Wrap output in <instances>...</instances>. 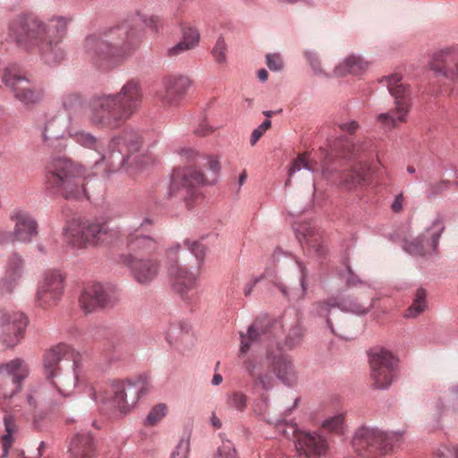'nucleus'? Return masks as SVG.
I'll list each match as a JSON object with an SVG mask.
<instances>
[{
    "label": "nucleus",
    "instance_id": "nucleus-33",
    "mask_svg": "<svg viewBox=\"0 0 458 458\" xmlns=\"http://www.w3.org/2000/svg\"><path fill=\"white\" fill-rule=\"evenodd\" d=\"M367 176L364 167L344 171L340 177V185L347 191L360 190L367 184Z\"/></svg>",
    "mask_w": 458,
    "mask_h": 458
},
{
    "label": "nucleus",
    "instance_id": "nucleus-11",
    "mask_svg": "<svg viewBox=\"0 0 458 458\" xmlns=\"http://www.w3.org/2000/svg\"><path fill=\"white\" fill-rule=\"evenodd\" d=\"M1 81L12 91L14 98L27 107L37 105L43 98L42 90L38 89L15 64L3 70Z\"/></svg>",
    "mask_w": 458,
    "mask_h": 458
},
{
    "label": "nucleus",
    "instance_id": "nucleus-50",
    "mask_svg": "<svg viewBox=\"0 0 458 458\" xmlns=\"http://www.w3.org/2000/svg\"><path fill=\"white\" fill-rule=\"evenodd\" d=\"M140 20L149 29L157 31L160 25V18L157 15H147L144 13H137Z\"/></svg>",
    "mask_w": 458,
    "mask_h": 458
},
{
    "label": "nucleus",
    "instance_id": "nucleus-1",
    "mask_svg": "<svg viewBox=\"0 0 458 458\" xmlns=\"http://www.w3.org/2000/svg\"><path fill=\"white\" fill-rule=\"evenodd\" d=\"M66 30V21L61 17L44 21L33 15L13 20L9 24L10 36L28 51L38 52L48 64L64 58L60 42Z\"/></svg>",
    "mask_w": 458,
    "mask_h": 458
},
{
    "label": "nucleus",
    "instance_id": "nucleus-44",
    "mask_svg": "<svg viewBox=\"0 0 458 458\" xmlns=\"http://www.w3.org/2000/svg\"><path fill=\"white\" fill-rule=\"evenodd\" d=\"M184 245L188 248L191 254L194 255L199 263L203 261L207 250L205 245H203L199 241H191L190 239H186L184 241Z\"/></svg>",
    "mask_w": 458,
    "mask_h": 458
},
{
    "label": "nucleus",
    "instance_id": "nucleus-10",
    "mask_svg": "<svg viewBox=\"0 0 458 458\" xmlns=\"http://www.w3.org/2000/svg\"><path fill=\"white\" fill-rule=\"evenodd\" d=\"M361 150V146L351 143L345 137L327 139L325 146L321 147L324 155L321 161L323 176L327 179L333 177L340 172L344 160L354 157Z\"/></svg>",
    "mask_w": 458,
    "mask_h": 458
},
{
    "label": "nucleus",
    "instance_id": "nucleus-28",
    "mask_svg": "<svg viewBox=\"0 0 458 458\" xmlns=\"http://www.w3.org/2000/svg\"><path fill=\"white\" fill-rule=\"evenodd\" d=\"M69 453L72 458H94L97 450L92 435L88 432L76 434L71 440Z\"/></svg>",
    "mask_w": 458,
    "mask_h": 458
},
{
    "label": "nucleus",
    "instance_id": "nucleus-37",
    "mask_svg": "<svg viewBox=\"0 0 458 458\" xmlns=\"http://www.w3.org/2000/svg\"><path fill=\"white\" fill-rule=\"evenodd\" d=\"M426 306V291L420 287L417 290L415 299L411 306L406 310L404 317L407 318H417L425 310Z\"/></svg>",
    "mask_w": 458,
    "mask_h": 458
},
{
    "label": "nucleus",
    "instance_id": "nucleus-6",
    "mask_svg": "<svg viewBox=\"0 0 458 458\" xmlns=\"http://www.w3.org/2000/svg\"><path fill=\"white\" fill-rule=\"evenodd\" d=\"M64 235L72 247L86 249L112 243L119 237L120 231L117 227H111L104 218L72 219L67 224Z\"/></svg>",
    "mask_w": 458,
    "mask_h": 458
},
{
    "label": "nucleus",
    "instance_id": "nucleus-27",
    "mask_svg": "<svg viewBox=\"0 0 458 458\" xmlns=\"http://www.w3.org/2000/svg\"><path fill=\"white\" fill-rule=\"evenodd\" d=\"M131 269L135 280L140 284L151 282L158 274L159 263L153 259L131 258Z\"/></svg>",
    "mask_w": 458,
    "mask_h": 458
},
{
    "label": "nucleus",
    "instance_id": "nucleus-3",
    "mask_svg": "<svg viewBox=\"0 0 458 458\" xmlns=\"http://www.w3.org/2000/svg\"><path fill=\"white\" fill-rule=\"evenodd\" d=\"M140 46L137 31L125 22L103 37L90 36L85 40V51L89 60L100 68L121 64Z\"/></svg>",
    "mask_w": 458,
    "mask_h": 458
},
{
    "label": "nucleus",
    "instance_id": "nucleus-12",
    "mask_svg": "<svg viewBox=\"0 0 458 458\" xmlns=\"http://www.w3.org/2000/svg\"><path fill=\"white\" fill-rule=\"evenodd\" d=\"M180 250V244H174L167 249L166 257L171 263L168 273L173 282L174 290L183 301H188L194 296L199 271V269L191 271L186 267L177 264V256Z\"/></svg>",
    "mask_w": 458,
    "mask_h": 458
},
{
    "label": "nucleus",
    "instance_id": "nucleus-14",
    "mask_svg": "<svg viewBox=\"0 0 458 458\" xmlns=\"http://www.w3.org/2000/svg\"><path fill=\"white\" fill-rule=\"evenodd\" d=\"M65 288V276L56 269L46 271L38 281L35 295L36 305L43 310L55 307Z\"/></svg>",
    "mask_w": 458,
    "mask_h": 458
},
{
    "label": "nucleus",
    "instance_id": "nucleus-23",
    "mask_svg": "<svg viewBox=\"0 0 458 458\" xmlns=\"http://www.w3.org/2000/svg\"><path fill=\"white\" fill-rule=\"evenodd\" d=\"M116 301V298L98 283L87 284L79 300L81 308L86 313H91L98 308L113 306Z\"/></svg>",
    "mask_w": 458,
    "mask_h": 458
},
{
    "label": "nucleus",
    "instance_id": "nucleus-8",
    "mask_svg": "<svg viewBox=\"0 0 458 458\" xmlns=\"http://www.w3.org/2000/svg\"><path fill=\"white\" fill-rule=\"evenodd\" d=\"M398 74L385 77L381 82H385L389 93L394 98V109L377 115V123L385 130L395 128L399 123L406 122L410 110L411 101L409 88L402 81Z\"/></svg>",
    "mask_w": 458,
    "mask_h": 458
},
{
    "label": "nucleus",
    "instance_id": "nucleus-34",
    "mask_svg": "<svg viewBox=\"0 0 458 458\" xmlns=\"http://www.w3.org/2000/svg\"><path fill=\"white\" fill-rule=\"evenodd\" d=\"M369 66V63L365 61L361 56L350 55H348L342 64L335 66L334 69V74L341 77L346 74L359 75L364 72Z\"/></svg>",
    "mask_w": 458,
    "mask_h": 458
},
{
    "label": "nucleus",
    "instance_id": "nucleus-30",
    "mask_svg": "<svg viewBox=\"0 0 458 458\" xmlns=\"http://www.w3.org/2000/svg\"><path fill=\"white\" fill-rule=\"evenodd\" d=\"M127 247L131 258H140L142 255L155 252L158 249V242L154 238L142 235L137 231L128 236Z\"/></svg>",
    "mask_w": 458,
    "mask_h": 458
},
{
    "label": "nucleus",
    "instance_id": "nucleus-36",
    "mask_svg": "<svg viewBox=\"0 0 458 458\" xmlns=\"http://www.w3.org/2000/svg\"><path fill=\"white\" fill-rule=\"evenodd\" d=\"M64 108L68 112L71 120L80 119L81 116H87L84 114V99L78 93H67L62 99Z\"/></svg>",
    "mask_w": 458,
    "mask_h": 458
},
{
    "label": "nucleus",
    "instance_id": "nucleus-24",
    "mask_svg": "<svg viewBox=\"0 0 458 458\" xmlns=\"http://www.w3.org/2000/svg\"><path fill=\"white\" fill-rule=\"evenodd\" d=\"M429 68L436 75L458 82V50L445 48L434 53Z\"/></svg>",
    "mask_w": 458,
    "mask_h": 458
},
{
    "label": "nucleus",
    "instance_id": "nucleus-56",
    "mask_svg": "<svg viewBox=\"0 0 458 458\" xmlns=\"http://www.w3.org/2000/svg\"><path fill=\"white\" fill-rule=\"evenodd\" d=\"M191 49V48H190V47L187 44H185V42L181 40L176 45H174V47H172L168 49L167 55L170 57H175V56L181 55L182 53L186 52Z\"/></svg>",
    "mask_w": 458,
    "mask_h": 458
},
{
    "label": "nucleus",
    "instance_id": "nucleus-49",
    "mask_svg": "<svg viewBox=\"0 0 458 458\" xmlns=\"http://www.w3.org/2000/svg\"><path fill=\"white\" fill-rule=\"evenodd\" d=\"M270 127L271 122L267 119L258 128H256L250 135V145L254 146Z\"/></svg>",
    "mask_w": 458,
    "mask_h": 458
},
{
    "label": "nucleus",
    "instance_id": "nucleus-26",
    "mask_svg": "<svg viewBox=\"0 0 458 458\" xmlns=\"http://www.w3.org/2000/svg\"><path fill=\"white\" fill-rule=\"evenodd\" d=\"M296 238L302 248L313 250L320 255L323 253L321 235L310 222H304L293 226Z\"/></svg>",
    "mask_w": 458,
    "mask_h": 458
},
{
    "label": "nucleus",
    "instance_id": "nucleus-48",
    "mask_svg": "<svg viewBox=\"0 0 458 458\" xmlns=\"http://www.w3.org/2000/svg\"><path fill=\"white\" fill-rule=\"evenodd\" d=\"M305 55L311 69L313 70L316 75L328 77V74L322 69L320 65V61L317 53L312 51H307L305 53Z\"/></svg>",
    "mask_w": 458,
    "mask_h": 458
},
{
    "label": "nucleus",
    "instance_id": "nucleus-18",
    "mask_svg": "<svg viewBox=\"0 0 458 458\" xmlns=\"http://www.w3.org/2000/svg\"><path fill=\"white\" fill-rule=\"evenodd\" d=\"M373 303L362 304L359 303L353 297H341V296H331L326 301H318L314 304L313 312L321 318H325L327 327L333 334H337L333 327V324L329 318V314L332 309H339L344 312L353 313L355 315H364L368 313L372 308Z\"/></svg>",
    "mask_w": 458,
    "mask_h": 458
},
{
    "label": "nucleus",
    "instance_id": "nucleus-20",
    "mask_svg": "<svg viewBox=\"0 0 458 458\" xmlns=\"http://www.w3.org/2000/svg\"><path fill=\"white\" fill-rule=\"evenodd\" d=\"M205 182L204 174L193 167L176 168L172 174V190H181L185 191L182 196L184 198L186 205L191 208V203L199 198L198 188Z\"/></svg>",
    "mask_w": 458,
    "mask_h": 458
},
{
    "label": "nucleus",
    "instance_id": "nucleus-35",
    "mask_svg": "<svg viewBox=\"0 0 458 458\" xmlns=\"http://www.w3.org/2000/svg\"><path fill=\"white\" fill-rule=\"evenodd\" d=\"M68 131L66 121L63 115H55L47 120L43 131V140L48 142L52 140H57L64 137L65 131Z\"/></svg>",
    "mask_w": 458,
    "mask_h": 458
},
{
    "label": "nucleus",
    "instance_id": "nucleus-39",
    "mask_svg": "<svg viewBox=\"0 0 458 458\" xmlns=\"http://www.w3.org/2000/svg\"><path fill=\"white\" fill-rule=\"evenodd\" d=\"M301 170H305L311 176L315 173V167L306 153L300 154L297 157L291 167L288 169V176Z\"/></svg>",
    "mask_w": 458,
    "mask_h": 458
},
{
    "label": "nucleus",
    "instance_id": "nucleus-59",
    "mask_svg": "<svg viewBox=\"0 0 458 458\" xmlns=\"http://www.w3.org/2000/svg\"><path fill=\"white\" fill-rule=\"evenodd\" d=\"M252 342H250L248 337L244 334H241V346H240V353L245 354L249 352L250 344Z\"/></svg>",
    "mask_w": 458,
    "mask_h": 458
},
{
    "label": "nucleus",
    "instance_id": "nucleus-4",
    "mask_svg": "<svg viewBox=\"0 0 458 458\" xmlns=\"http://www.w3.org/2000/svg\"><path fill=\"white\" fill-rule=\"evenodd\" d=\"M68 135L76 143L98 151L100 160L106 162L111 172L118 171L123 166L130 168L133 165H142L143 157L138 154L142 142L138 135L126 134L124 137H114L108 144V149L104 152L99 150L101 147L99 140L90 132L71 125L68 128Z\"/></svg>",
    "mask_w": 458,
    "mask_h": 458
},
{
    "label": "nucleus",
    "instance_id": "nucleus-63",
    "mask_svg": "<svg viewBox=\"0 0 458 458\" xmlns=\"http://www.w3.org/2000/svg\"><path fill=\"white\" fill-rule=\"evenodd\" d=\"M212 131V129L209 128L207 124H201L196 130V133L199 136H206Z\"/></svg>",
    "mask_w": 458,
    "mask_h": 458
},
{
    "label": "nucleus",
    "instance_id": "nucleus-52",
    "mask_svg": "<svg viewBox=\"0 0 458 458\" xmlns=\"http://www.w3.org/2000/svg\"><path fill=\"white\" fill-rule=\"evenodd\" d=\"M267 65L272 71H279L284 67V60L278 54H268Z\"/></svg>",
    "mask_w": 458,
    "mask_h": 458
},
{
    "label": "nucleus",
    "instance_id": "nucleus-42",
    "mask_svg": "<svg viewBox=\"0 0 458 458\" xmlns=\"http://www.w3.org/2000/svg\"><path fill=\"white\" fill-rule=\"evenodd\" d=\"M344 424V415L337 413L325 419L321 422V428L329 432L341 433Z\"/></svg>",
    "mask_w": 458,
    "mask_h": 458
},
{
    "label": "nucleus",
    "instance_id": "nucleus-46",
    "mask_svg": "<svg viewBox=\"0 0 458 458\" xmlns=\"http://www.w3.org/2000/svg\"><path fill=\"white\" fill-rule=\"evenodd\" d=\"M182 40L185 42V44H187L190 48L193 49L199 44V34L197 30L191 27H183Z\"/></svg>",
    "mask_w": 458,
    "mask_h": 458
},
{
    "label": "nucleus",
    "instance_id": "nucleus-57",
    "mask_svg": "<svg viewBox=\"0 0 458 458\" xmlns=\"http://www.w3.org/2000/svg\"><path fill=\"white\" fill-rule=\"evenodd\" d=\"M347 272H348V276H347V278H346V284L348 286H356L358 284H364V282L361 281L358 276H356L353 271L352 270V268L350 267H347Z\"/></svg>",
    "mask_w": 458,
    "mask_h": 458
},
{
    "label": "nucleus",
    "instance_id": "nucleus-60",
    "mask_svg": "<svg viewBox=\"0 0 458 458\" xmlns=\"http://www.w3.org/2000/svg\"><path fill=\"white\" fill-rule=\"evenodd\" d=\"M262 278V276H259V277H256L252 280H250L245 286L244 288V295L245 296H249L251 292H252V289L255 287V285L260 281V279Z\"/></svg>",
    "mask_w": 458,
    "mask_h": 458
},
{
    "label": "nucleus",
    "instance_id": "nucleus-58",
    "mask_svg": "<svg viewBox=\"0 0 458 458\" xmlns=\"http://www.w3.org/2000/svg\"><path fill=\"white\" fill-rule=\"evenodd\" d=\"M404 197L401 192L394 197V199L391 205V209L394 213H400L403 208Z\"/></svg>",
    "mask_w": 458,
    "mask_h": 458
},
{
    "label": "nucleus",
    "instance_id": "nucleus-21",
    "mask_svg": "<svg viewBox=\"0 0 458 458\" xmlns=\"http://www.w3.org/2000/svg\"><path fill=\"white\" fill-rule=\"evenodd\" d=\"M445 229L444 219L440 215L433 220L425 231L411 242H405L403 249L411 255L423 256L428 250L437 252L439 238Z\"/></svg>",
    "mask_w": 458,
    "mask_h": 458
},
{
    "label": "nucleus",
    "instance_id": "nucleus-25",
    "mask_svg": "<svg viewBox=\"0 0 458 458\" xmlns=\"http://www.w3.org/2000/svg\"><path fill=\"white\" fill-rule=\"evenodd\" d=\"M29 375V368L24 360L14 359L0 366V378L4 380V385L12 384L11 389H3L0 396L3 398H13V394L20 390L21 382Z\"/></svg>",
    "mask_w": 458,
    "mask_h": 458
},
{
    "label": "nucleus",
    "instance_id": "nucleus-7",
    "mask_svg": "<svg viewBox=\"0 0 458 458\" xmlns=\"http://www.w3.org/2000/svg\"><path fill=\"white\" fill-rule=\"evenodd\" d=\"M45 179L47 187L56 190L65 199L87 194L81 166L67 157L52 158L46 166Z\"/></svg>",
    "mask_w": 458,
    "mask_h": 458
},
{
    "label": "nucleus",
    "instance_id": "nucleus-29",
    "mask_svg": "<svg viewBox=\"0 0 458 458\" xmlns=\"http://www.w3.org/2000/svg\"><path fill=\"white\" fill-rule=\"evenodd\" d=\"M285 344L286 337L284 336L278 342L271 344L267 351L270 366L283 382L286 379Z\"/></svg>",
    "mask_w": 458,
    "mask_h": 458
},
{
    "label": "nucleus",
    "instance_id": "nucleus-32",
    "mask_svg": "<svg viewBox=\"0 0 458 458\" xmlns=\"http://www.w3.org/2000/svg\"><path fill=\"white\" fill-rule=\"evenodd\" d=\"M22 274V259L17 254L11 255L6 265L4 277L1 282V288L5 292H12L21 280Z\"/></svg>",
    "mask_w": 458,
    "mask_h": 458
},
{
    "label": "nucleus",
    "instance_id": "nucleus-64",
    "mask_svg": "<svg viewBox=\"0 0 458 458\" xmlns=\"http://www.w3.org/2000/svg\"><path fill=\"white\" fill-rule=\"evenodd\" d=\"M284 255V251L283 248L277 247L272 254L273 262L279 261Z\"/></svg>",
    "mask_w": 458,
    "mask_h": 458
},
{
    "label": "nucleus",
    "instance_id": "nucleus-2",
    "mask_svg": "<svg viewBox=\"0 0 458 458\" xmlns=\"http://www.w3.org/2000/svg\"><path fill=\"white\" fill-rule=\"evenodd\" d=\"M142 98L140 83L130 80L117 93L93 96L87 105L86 118L94 127L118 129L138 111Z\"/></svg>",
    "mask_w": 458,
    "mask_h": 458
},
{
    "label": "nucleus",
    "instance_id": "nucleus-16",
    "mask_svg": "<svg viewBox=\"0 0 458 458\" xmlns=\"http://www.w3.org/2000/svg\"><path fill=\"white\" fill-rule=\"evenodd\" d=\"M371 378L374 386L385 390L396 377L398 360L386 349L373 352L369 356Z\"/></svg>",
    "mask_w": 458,
    "mask_h": 458
},
{
    "label": "nucleus",
    "instance_id": "nucleus-5",
    "mask_svg": "<svg viewBox=\"0 0 458 458\" xmlns=\"http://www.w3.org/2000/svg\"><path fill=\"white\" fill-rule=\"evenodd\" d=\"M80 353L65 344L47 350L43 355L44 374L64 396L75 389L80 376Z\"/></svg>",
    "mask_w": 458,
    "mask_h": 458
},
{
    "label": "nucleus",
    "instance_id": "nucleus-15",
    "mask_svg": "<svg viewBox=\"0 0 458 458\" xmlns=\"http://www.w3.org/2000/svg\"><path fill=\"white\" fill-rule=\"evenodd\" d=\"M290 427L293 428V443L299 456L320 458L327 454L329 441L320 431L301 430L293 421H288Z\"/></svg>",
    "mask_w": 458,
    "mask_h": 458
},
{
    "label": "nucleus",
    "instance_id": "nucleus-31",
    "mask_svg": "<svg viewBox=\"0 0 458 458\" xmlns=\"http://www.w3.org/2000/svg\"><path fill=\"white\" fill-rule=\"evenodd\" d=\"M20 417L19 410H12L6 411L4 416V434L1 437L3 445V456H6L9 449L13 445L15 438L19 435L20 427L18 424V419Z\"/></svg>",
    "mask_w": 458,
    "mask_h": 458
},
{
    "label": "nucleus",
    "instance_id": "nucleus-19",
    "mask_svg": "<svg viewBox=\"0 0 458 458\" xmlns=\"http://www.w3.org/2000/svg\"><path fill=\"white\" fill-rule=\"evenodd\" d=\"M27 326L28 318L22 312H1L0 344L6 348H13L24 337Z\"/></svg>",
    "mask_w": 458,
    "mask_h": 458
},
{
    "label": "nucleus",
    "instance_id": "nucleus-43",
    "mask_svg": "<svg viewBox=\"0 0 458 458\" xmlns=\"http://www.w3.org/2000/svg\"><path fill=\"white\" fill-rule=\"evenodd\" d=\"M449 187L450 182L446 180H440L436 182L428 183L426 189V197L428 199H434L449 189Z\"/></svg>",
    "mask_w": 458,
    "mask_h": 458
},
{
    "label": "nucleus",
    "instance_id": "nucleus-62",
    "mask_svg": "<svg viewBox=\"0 0 458 458\" xmlns=\"http://www.w3.org/2000/svg\"><path fill=\"white\" fill-rule=\"evenodd\" d=\"M208 167L214 173H217L220 170L219 161L215 157H210L208 159Z\"/></svg>",
    "mask_w": 458,
    "mask_h": 458
},
{
    "label": "nucleus",
    "instance_id": "nucleus-45",
    "mask_svg": "<svg viewBox=\"0 0 458 458\" xmlns=\"http://www.w3.org/2000/svg\"><path fill=\"white\" fill-rule=\"evenodd\" d=\"M227 45L222 37H219L212 49V55L218 64L226 63Z\"/></svg>",
    "mask_w": 458,
    "mask_h": 458
},
{
    "label": "nucleus",
    "instance_id": "nucleus-38",
    "mask_svg": "<svg viewBox=\"0 0 458 458\" xmlns=\"http://www.w3.org/2000/svg\"><path fill=\"white\" fill-rule=\"evenodd\" d=\"M295 264H296V267L300 273V277H299L300 288L292 290L291 293H288V299H290V301H298L300 300H303L307 293V284H306L307 273H306V267L303 265V263H301L299 260H296Z\"/></svg>",
    "mask_w": 458,
    "mask_h": 458
},
{
    "label": "nucleus",
    "instance_id": "nucleus-41",
    "mask_svg": "<svg viewBox=\"0 0 458 458\" xmlns=\"http://www.w3.org/2000/svg\"><path fill=\"white\" fill-rule=\"evenodd\" d=\"M270 324L267 318L256 319L254 323L249 327L245 335L250 342L258 341L261 334L267 331V327Z\"/></svg>",
    "mask_w": 458,
    "mask_h": 458
},
{
    "label": "nucleus",
    "instance_id": "nucleus-54",
    "mask_svg": "<svg viewBox=\"0 0 458 458\" xmlns=\"http://www.w3.org/2000/svg\"><path fill=\"white\" fill-rule=\"evenodd\" d=\"M336 125L341 130V131L346 132L349 135L354 134L360 127L358 122H356L354 120H350L347 122H341V123H338Z\"/></svg>",
    "mask_w": 458,
    "mask_h": 458
},
{
    "label": "nucleus",
    "instance_id": "nucleus-17",
    "mask_svg": "<svg viewBox=\"0 0 458 458\" xmlns=\"http://www.w3.org/2000/svg\"><path fill=\"white\" fill-rule=\"evenodd\" d=\"M192 85L191 79L184 74L172 73L163 77L161 88L156 92V98L166 108L179 106Z\"/></svg>",
    "mask_w": 458,
    "mask_h": 458
},
{
    "label": "nucleus",
    "instance_id": "nucleus-51",
    "mask_svg": "<svg viewBox=\"0 0 458 458\" xmlns=\"http://www.w3.org/2000/svg\"><path fill=\"white\" fill-rule=\"evenodd\" d=\"M190 443L188 440H181L170 458H188Z\"/></svg>",
    "mask_w": 458,
    "mask_h": 458
},
{
    "label": "nucleus",
    "instance_id": "nucleus-55",
    "mask_svg": "<svg viewBox=\"0 0 458 458\" xmlns=\"http://www.w3.org/2000/svg\"><path fill=\"white\" fill-rule=\"evenodd\" d=\"M229 403L237 410H242L246 405V396L241 393H234L230 397Z\"/></svg>",
    "mask_w": 458,
    "mask_h": 458
},
{
    "label": "nucleus",
    "instance_id": "nucleus-13",
    "mask_svg": "<svg viewBox=\"0 0 458 458\" xmlns=\"http://www.w3.org/2000/svg\"><path fill=\"white\" fill-rule=\"evenodd\" d=\"M142 394L141 383H132L129 380L114 381L105 394L97 396L94 393L93 399H99L103 403L109 402L114 408L125 413L139 401Z\"/></svg>",
    "mask_w": 458,
    "mask_h": 458
},
{
    "label": "nucleus",
    "instance_id": "nucleus-53",
    "mask_svg": "<svg viewBox=\"0 0 458 458\" xmlns=\"http://www.w3.org/2000/svg\"><path fill=\"white\" fill-rule=\"evenodd\" d=\"M219 455L224 458H238L236 450L233 444L229 441H224L218 449Z\"/></svg>",
    "mask_w": 458,
    "mask_h": 458
},
{
    "label": "nucleus",
    "instance_id": "nucleus-61",
    "mask_svg": "<svg viewBox=\"0 0 458 458\" xmlns=\"http://www.w3.org/2000/svg\"><path fill=\"white\" fill-rule=\"evenodd\" d=\"M267 273L268 276L271 277L270 278L271 282L279 288V290L283 293V294H285L284 286L283 283L278 281L277 276L270 274L269 272H267Z\"/></svg>",
    "mask_w": 458,
    "mask_h": 458
},
{
    "label": "nucleus",
    "instance_id": "nucleus-47",
    "mask_svg": "<svg viewBox=\"0 0 458 458\" xmlns=\"http://www.w3.org/2000/svg\"><path fill=\"white\" fill-rule=\"evenodd\" d=\"M303 334L304 329L300 324L293 327L288 334V348L299 345L302 341Z\"/></svg>",
    "mask_w": 458,
    "mask_h": 458
},
{
    "label": "nucleus",
    "instance_id": "nucleus-9",
    "mask_svg": "<svg viewBox=\"0 0 458 458\" xmlns=\"http://www.w3.org/2000/svg\"><path fill=\"white\" fill-rule=\"evenodd\" d=\"M398 438L399 436L395 433H386L377 428L362 426L355 431L352 446L359 455L374 458L391 450Z\"/></svg>",
    "mask_w": 458,
    "mask_h": 458
},
{
    "label": "nucleus",
    "instance_id": "nucleus-22",
    "mask_svg": "<svg viewBox=\"0 0 458 458\" xmlns=\"http://www.w3.org/2000/svg\"><path fill=\"white\" fill-rule=\"evenodd\" d=\"M10 220L14 223L13 231H0V243L30 242L38 234V224L27 212L15 210Z\"/></svg>",
    "mask_w": 458,
    "mask_h": 458
},
{
    "label": "nucleus",
    "instance_id": "nucleus-40",
    "mask_svg": "<svg viewBox=\"0 0 458 458\" xmlns=\"http://www.w3.org/2000/svg\"><path fill=\"white\" fill-rule=\"evenodd\" d=\"M168 411V407L165 403H157L149 411L146 420L145 425L153 427L163 420Z\"/></svg>",
    "mask_w": 458,
    "mask_h": 458
}]
</instances>
